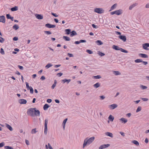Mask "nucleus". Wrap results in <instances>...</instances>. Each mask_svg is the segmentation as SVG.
Here are the masks:
<instances>
[{
  "mask_svg": "<svg viewBox=\"0 0 149 149\" xmlns=\"http://www.w3.org/2000/svg\"><path fill=\"white\" fill-rule=\"evenodd\" d=\"M93 78L95 79H99L101 78V77L100 75H97V76H93Z\"/></svg>",
  "mask_w": 149,
  "mask_h": 149,
  "instance_id": "obj_36",
  "label": "nucleus"
},
{
  "mask_svg": "<svg viewBox=\"0 0 149 149\" xmlns=\"http://www.w3.org/2000/svg\"><path fill=\"white\" fill-rule=\"evenodd\" d=\"M45 148L46 149H48V148H49V149H53V148L49 143H48V145H45Z\"/></svg>",
  "mask_w": 149,
  "mask_h": 149,
  "instance_id": "obj_23",
  "label": "nucleus"
},
{
  "mask_svg": "<svg viewBox=\"0 0 149 149\" xmlns=\"http://www.w3.org/2000/svg\"><path fill=\"white\" fill-rule=\"evenodd\" d=\"M137 5V3H135L132 5H130V6L129 7V9L130 10H132L133 8L135 7Z\"/></svg>",
  "mask_w": 149,
  "mask_h": 149,
  "instance_id": "obj_21",
  "label": "nucleus"
},
{
  "mask_svg": "<svg viewBox=\"0 0 149 149\" xmlns=\"http://www.w3.org/2000/svg\"><path fill=\"white\" fill-rule=\"evenodd\" d=\"M4 142H2L0 143V148L3 147L4 145Z\"/></svg>",
  "mask_w": 149,
  "mask_h": 149,
  "instance_id": "obj_55",
  "label": "nucleus"
},
{
  "mask_svg": "<svg viewBox=\"0 0 149 149\" xmlns=\"http://www.w3.org/2000/svg\"><path fill=\"white\" fill-rule=\"evenodd\" d=\"M118 105L116 104H113L111 105H109V108L111 109H113L117 108Z\"/></svg>",
  "mask_w": 149,
  "mask_h": 149,
  "instance_id": "obj_7",
  "label": "nucleus"
},
{
  "mask_svg": "<svg viewBox=\"0 0 149 149\" xmlns=\"http://www.w3.org/2000/svg\"><path fill=\"white\" fill-rule=\"evenodd\" d=\"M140 88L144 90L146 89L147 88V87L143 85H141Z\"/></svg>",
  "mask_w": 149,
  "mask_h": 149,
  "instance_id": "obj_39",
  "label": "nucleus"
},
{
  "mask_svg": "<svg viewBox=\"0 0 149 149\" xmlns=\"http://www.w3.org/2000/svg\"><path fill=\"white\" fill-rule=\"evenodd\" d=\"M95 137L92 136L89 139L86 138L85 139L83 146V148H84L87 145H89L92 143L95 139Z\"/></svg>",
  "mask_w": 149,
  "mask_h": 149,
  "instance_id": "obj_1",
  "label": "nucleus"
},
{
  "mask_svg": "<svg viewBox=\"0 0 149 149\" xmlns=\"http://www.w3.org/2000/svg\"><path fill=\"white\" fill-rule=\"evenodd\" d=\"M63 38L66 41H70V39L69 37L66 36H63Z\"/></svg>",
  "mask_w": 149,
  "mask_h": 149,
  "instance_id": "obj_35",
  "label": "nucleus"
},
{
  "mask_svg": "<svg viewBox=\"0 0 149 149\" xmlns=\"http://www.w3.org/2000/svg\"><path fill=\"white\" fill-rule=\"evenodd\" d=\"M68 55L69 57H72L73 56V54H72L70 53H68Z\"/></svg>",
  "mask_w": 149,
  "mask_h": 149,
  "instance_id": "obj_57",
  "label": "nucleus"
},
{
  "mask_svg": "<svg viewBox=\"0 0 149 149\" xmlns=\"http://www.w3.org/2000/svg\"><path fill=\"white\" fill-rule=\"evenodd\" d=\"M123 13V10L121 9L116 10L114 11H113L110 13V14L111 15L116 14L117 15H119Z\"/></svg>",
  "mask_w": 149,
  "mask_h": 149,
  "instance_id": "obj_4",
  "label": "nucleus"
},
{
  "mask_svg": "<svg viewBox=\"0 0 149 149\" xmlns=\"http://www.w3.org/2000/svg\"><path fill=\"white\" fill-rule=\"evenodd\" d=\"M36 17L38 19H42L43 18V17L41 15L36 14L35 15Z\"/></svg>",
  "mask_w": 149,
  "mask_h": 149,
  "instance_id": "obj_14",
  "label": "nucleus"
},
{
  "mask_svg": "<svg viewBox=\"0 0 149 149\" xmlns=\"http://www.w3.org/2000/svg\"><path fill=\"white\" fill-rule=\"evenodd\" d=\"M112 48L113 49H115V50H116L120 51V49L121 48L119 47L118 46L113 45L112 46Z\"/></svg>",
  "mask_w": 149,
  "mask_h": 149,
  "instance_id": "obj_15",
  "label": "nucleus"
},
{
  "mask_svg": "<svg viewBox=\"0 0 149 149\" xmlns=\"http://www.w3.org/2000/svg\"><path fill=\"white\" fill-rule=\"evenodd\" d=\"M100 97L101 100H103L105 98V97L104 95L100 96Z\"/></svg>",
  "mask_w": 149,
  "mask_h": 149,
  "instance_id": "obj_51",
  "label": "nucleus"
},
{
  "mask_svg": "<svg viewBox=\"0 0 149 149\" xmlns=\"http://www.w3.org/2000/svg\"><path fill=\"white\" fill-rule=\"evenodd\" d=\"M80 43L81 42H85L86 41L85 40H79Z\"/></svg>",
  "mask_w": 149,
  "mask_h": 149,
  "instance_id": "obj_62",
  "label": "nucleus"
},
{
  "mask_svg": "<svg viewBox=\"0 0 149 149\" xmlns=\"http://www.w3.org/2000/svg\"><path fill=\"white\" fill-rule=\"evenodd\" d=\"M92 26L93 28H95V29H97L98 28V27L97 26L93 24L92 25Z\"/></svg>",
  "mask_w": 149,
  "mask_h": 149,
  "instance_id": "obj_59",
  "label": "nucleus"
},
{
  "mask_svg": "<svg viewBox=\"0 0 149 149\" xmlns=\"http://www.w3.org/2000/svg\"><path fill=\"white\" fill-rule=\"evenodd\" d=\"M29 89L30 90V93L33 94V88L31 86H30V88H29Z\"/></svg>",
  "mask_w": 149,
  "mask_h": 149,
  "instance_id": "obj_42",
  "label": "nucleus"
},
{
  "mask_svg": "<svg viewBox=\"0 0 149 149\" xmlns=\"http://www.w3.org/2000/svg\"><path fill=\"white\" fill-rule=\"evenodd\" d=\"M132 142L137 146H139V143L136 140H133L132 141Z\"/></svg>",
  "mask_w": 149,
  "mask_h": 149,
  "instance_id": "obj_31",
  "label": "nucleus"
},
{
  "mask_svg": "<svg viewBox=\"0 0 149 149\" xmlns=\"http://www.w3.org/2000/svg\"><path fill=\"white\" fill-rule=\"evenodd\" d=\"M110 145L109 144H104L101 146L99 148V149H103L104 148H107Z\"/></svg>",
  "mask_w": 149,
  "mask_h": 149,
  "instance_id": "obj_13",
  "label": "nucleus"
},
{
  "mask_svg": "<svg viewBox=\"0 0 149 149\" xmlns=\"http://www.w3.org/2000/svg\"><path fill=\"white\" fill-rule=\"evenodd\" d=\"M0 52L2 55H3L5 54V52L4 51L3 49L2 48H1L0 49Z\"/></svg>",
  "mask_w": 149,
  "mask_h": 149,
  "instance_id": "obj_44",
  "label": "nucleus"
},
{
  "mask_svg": "<svg viewBox=\"0 0 149 149\" xmlns=\"http://www.w3.org/2000/svg\"><path fill=\"white\" fill-rule=\"evenodd\" d=\"M117 6V4L115 3L113 4L111 8L109 10V11H110L113 10H114L115 8L116 7V6Z\"/></svg>",
  "mask_w": 149,
  "mask_h": 149,
  "instance_id": "obj_26",
  "label": "nucleus"
},
{
  "mask_svg": "<svg viewBox=\"0 0 149 149\" xmlns=\"http://www.w3.org/2000/svg\"><path fill=\"white\" fill-rule=\"evenodd\" d=\"M142 100L144 101H147L148 100V99L147 98H142Z\"/></svg>",
  "mask_w": 149,
  "mask_h": 149,
  "instance_id": "obj_60",
  "label": "nucleus"
},
{
  "mask_svg": "<svg viewBox=\"0 0 149 149\" xmlns=\"http://www.w3.org/2000/svg\"><path fill=\"white\" fill-rule=\"evenodd\" d=\"M51 14L54 17H58V15H57L56 13H52Z\"/></svg>",
  "mask_w": 149,
  "mask_h": 149,
  "instance_id": "obj_53",
  "label": "nucleus"
},
{
  "mask_svg": "<svg viewBox=\"0 0 149 149\" xmlns=\"http://www.w3.org/2000/svg\"><path fill=\"white\" fill-rule=\"evenodd\" d=\"M119 121L122 123L125 124L127 122V120L124 118H122L119 119Z\"/></svg>",
  "mask_w": 149,
  "mask_h": 149,
  "instance_id": "obj_8",
  "label": "nucleus"
},
{
  "mask_svg": "<svg viewBox=\"0 0 149 149\" xmlns=\"http://www.w3.org/2000/svg\"><path fill=\"white\" fill-rule=\"evenodd\" d=\"M18 67L19 68V69H20L21 70H23V66H22L18 65Z\"/></svg>",
  "mask_w": 149,
  "mask_h": 149,
  "instance_id": "obj_56",
  "label": "nucleus"
},
{
  "mask_svg": "<svg viewBox=\"0 0 149 149\" xmlns=\"http://www.w3.org/2000/svg\"><path fill=\"white\" fill-rule=\"evenodd\" d=\"M38 132V131L36 130V129L35 128L31 130V133L32 134H35Z\"/></svg>",
  "mask_w": 149,
  "mask_h": 149,
  "instance_id": "obj_28",
  "label": "nucleus"
},
{
  "mask_svg": "<svg viewBox=\"0 0 149 149\" xmlns=\"http://www.w3.org/2000/svg\"><path fill=\"white\" fill-rule=\"evenodd\" d=\"M134 62L136 63H139L142 62V60L140 59H138L135 60Z\"/></svg>",
  "mask_w": 149,
  "mask_h": 149,
  "instance_id": "obj_37",
  "label": "nucleus"
},
{
  "mask_svg": "<svg viewBox=\"0 0 149 149\" xmlns=\"http://www.w3.org/2000/svg\"><path fill=\"white\" fill-rule=\"evenodd\" d=\"M120 51H121V52H124V53H128V52L127 51L125 50L122 49L121 48L120 49Z\"/></svg>",
  "mask_w": 149,
  "mask_h": 149,
  "instance_id": "obj_41",
  "label": "nucleus"
},
{
  "mask_svg": "<svg viewBox=\"0 0 149 149\" xmlns=\"http://www.w3.org/2000/svg\"><path fill=\"white\" fill-rule=\"evenodd\" d=\"M65 31L66 32V34L67 35H68L70 33L71 30L70 29H66L65 30Z\"/></svg>",
  "mask_w": 149,
  "mask_h": 149,
  "instance_id": "obj_34",
  "label": "nucleus"
},
{
  "mask_svg": "<svg viewBox=\"0 0 149 149\" xmlns=\"http://www.w3.org/2000/svg\"><path fill=\"white\" fill-rule=\"evenodd\" d=\"M0 22L3 23L5 22V18L4 16H0Z\"/></svg>",
  "mask_w": 149,
  "mask_h": 149,
  "instance_id": "obj_12",
  "label": "nucleus"
},
{
  "mask_svg": "<svg viewBox=\"0 0 149 149\" xmlns=\"http://www.w3.org/2000/svg\"><path fill=\"white\" fill-rule=\"evenodd\" d=\"M94 11L99 14H101L104 12V10L102 8H95L94 9Z\"/></svg>",
  "mask_w": 149,
  "mask_h": 149,
  "instance_id": "obj_5",
  "label": "nucleus"
},
{
  "mask_svg": "<svg viewBox=\"0 0 149 149\" xmlns=\"http://www.w3.org/2000/svg\"><path fill=\"white\" fill-rule=\"evenodd\" d=\"M45 26L48 28H54L56 27L55 25L51 24L49 23H48L45 24Z\"/></svg>",
  "mask_w": 149,
  "mask_h": 149,
  "instance_id": "obj_10",
  "label": "nucleus"
},
{
  "mask_svg": "<svg viewBox=\"0 0 149 149\" xmlns=\"http://www.w3.org/2000/svg\"><path fill=\"white\" fill-rule=\"evenodd\" d=\"M49 107V106L47 104H45L43 106V109L44 110H46Z\"/></svg>",
  "mask_w": 149,
  "mask_h": 149,
  "instance_id": "obj_27",
  "label": "nucleus"
},
{
  "mask_svg": "<svg viewBox=\"0 0 149 149\" xmlns=\"http://www.w3.org/2000/svg\"><path fill=\"white\" fill-rule=\"evenodd\" d=\"M35 116H39L40 115V112L38 110H36V109L35 108V111L34 112Z\"/></svg>",
  "mask_w": 149,
  "mask_h": 149,
  "instance_id": "obj_17",
  "label": "nucleus"
},
{
  "mask_svg": "<svg viewBox=\"0 0 149 149\" xmlns=\"http://www.w3.org/2000/svg\"><path fill=\"white\" fill-rule=\"evenodd\" d=\"M143 48L144 49L146 50H148L149 49L148 48L149 47V43H145L142 44Z\"/></svg>",
  "mask_w": 149,
  "mask_h": 149,
  "instance_id": "obj_6",
  "label": "nucleus"
},
{
  "mask_svg": "<svg viewBox=\"0 0 149 149\" xmlns=\"http://www.w3.org/2000/svg\"><path fill=\"white\" fill-rule=\"evenodd\" d=\"M13 28L15 30H16L19 28V26L17 24H15L13 26Z\"/></svg>",
  "mask_w": 149,
  "mask_h": 149,
  "instance_id": "obj_30",
  "label": "nucleus"
},
{
  "mask_svg": "<svg viewBox=\"0 0 149 149\" xmlns=\"http://www.w3.org/2000/svg\"><path fill=\"white\" fill-rule=\"evenodd\" d=\"M118 38L124 42L126 40V37L125 36L120 35L118 36Z\"/></svg>",
  "mask_w": 149,
  "mask_h": 149,
  "instance_id": "obj_11",
  "label": "nucleus"
},
{
  "mask_svg": "<svg viewBox=\"0 0 149 149\" xmlns=\"http://www.w3.org/2000/svg\"><path fill=\"white\" fill-rule=\"evenodd\" d=\"M114 117L111 115H110L108 117V119L110 121L112 122L114 120Z\"/></svg>",
  "mask_w": 149,
  "mask_h": 149,
  "instance_id": "obj_24",
  "label": "nucleus"
},
{
  "mask_svg": "<svg viewBox=\"0 0 149 149\" xmlns=\"http://www.w3.org/2000/svg\"><path fill=\"white\" fill-rule=\"evenodd\" d=\"M18 38L17 37H15L13 38V40L14 41H17L18 40Z\"/></svg>",
  "mask_w": 149,
  "mask_h": 149,
  "instance_id": "obj_58",
  "label": "nucleus"
},
{
  "mask_svg": "<svg viewBox=\"0 0 149 149\" xmlns=\"http://www.w3.org/2000/svg\"><path fill=\"white\" fill-rule=\"evenodd\" d=\"M63 74V73L61 72H60L57 73V75L59 77H60Z\"/></svg>",
  "mask_w": 149,
  "mask_h": 149,
  "instance_id": "obj_54",
  "label": "nucleus"
},
{
  "mask_svg": "<svg viewBox=\"0 0 149 149\" xmlns=\"http://www.w3.org/2000/svg\"><path fill=\"white\" fill-rule=\"evenodd\" d=\"M96 43H97L98 45H101L103 43L101 41L99 40H97L96 41Z\"/></svg>",
  "mask_w": 149,
  "mask_h": 149,
  "instance_id": "obj_38",
  "label": "nucleus"
},
{
  "mask_svg": "<svg viewBox=\"0 0 149 149\" xmlns=\"http://www.w3.org/2000/svg\"><path fill=\"white\" fill-rule=\"evenodd\" d=\"M105 134L106 135L109 136L111 138H113V134L110 132H106L105 133Z\"/></svg>",
  "mask_w": 149,
  "mask_h": 149,
  "instance_id": "obj_18",
  "label": "nucleus"
},
{
  "mask_svg": "<svg viewBox=\"0 0 149 149\" xmlns=\"http://www.w3.org/2000/svg\"><path fill=\"white\" fill-rule=\"evenodd\" d=\"M141 107H138L137 109L136 110V112H138L139 111H141Z\"/></svg>",
  "mask_w": 149,
  "mask_h": 149,
  "instance_id": "obj_43",
  "label": "nucleus"
},
{
  "mask_svg": "<svg viewBox=\"0 0 149 149\" xmlns=\"http://www.w3.org/2000/svg\"><path fill=\"white\" fill-rule=\"evenodd\" d=\"M70 81L71 79H65L62 80V81L63 83H65V82H67V84H68L69 82Z\"/></svg>",
  "mask_w": 149,
  "mask_h": 149,
  "instance_id": "obj_22",
  "label": "nucleus"
},
{
  "mask_svg": "<svg viewBox=\"0 0 149 149\" xmlns=\"http://www.w3.org/2000/svg\"><path fill=\"white\" fill-rule=\"evenodd\" d=\"M5 125L6 127L10 131H12L13 130L12 127L10 125L7 123H6Z\"/></svg>",
  "mask_w": 149,
  "mask_h": 149,
  "instance_id": "obj_19",
  "label": "nucleus"
},
{
  "mask_svg": "<svg viewBox=\"0 0 149 149\" xmlns=\"http://www.w3.org/2000/svg\"><path fill=\"white\" fill-rule=\"evenodd\" d=\"M52 66V65L50 63H48L47 65H46L45 66V68L47 69L50 67Z\"/></svg>",
  "mask_w": 149,
  "mask_h": 149,
  "instance_id": "obj_40",
  "label": "nucleus"
},
{
  "mask_svg": "<svg viewBox=\"0 0 149 149\" xmlns=\"http://www.w3.org/2000/svg\"><path fill=\"white\" fill-rule=\"evenodd\" d=\"M141 62H142L143 64L144 65H146L148 64V62L146 61H142Z\"/></svg>",
  "mask_w": 149,
  "mask_h": 149,
  "instance_id": "obj_63",
  "label": "nucleus"
},
{
  "mask_svg": "<svg viewBox=\"0 0 149 149\" xmlns=\"http://www.w3.org/2000/svg\"><path fill=\"white\" fill-rule=\"evenodd\" d=\"M25 143L27 145H28L29 144V141L27 140H25Z\"/></svg>",
  "mask_w": 149,
  "mask_h": 149,
  "instance_id": "obj_64",
  "label": "nucleus"
},
{
  "mask_svg": "<svg viewBox=\"0 0 149 149\" xmlns=\"http://www.w3.org/2000/svg\"><path fill=\"white\" fill-rule=\"evenodd\" d=\"M4 41V39L0 37V42L1 43H2Z\"/></svg>",
  "mask_w": 149,
  "mask_h": 149,
  "instance_id": "obj_50",
  "label": "nucleus"
},
{
  "mask_svg": "<svg viewBox=\"0 0 149 149\" xmlns=\"http://www.w3.org/2000/svg\"><path fill=\"white\" fill-rule=\"evenodd\" d=\"M68 119L67 118L65 119L63 121V123H62V125L63 126V129L64 130L65 129V125Z\"/></svg>",
  "mask_w": 149,
  "mask_h": 149,
  "instance_id": "obj_20",
  "label": "nucleus"
},
{
  "mask_svg": "<svg viewBox=\"0 0 149 149\" xmlns=\"http://www.w3.org/2000/svg\"><path fill=\"white\" fill-rule=\"evenodd\" d=\"M80 43L81 42H85L86 41L85 40H79Z\"/></svg>",
  "mask_w": 149,
  "mask_h": 149,
  "instance_id": "obj_61",
  "label": "nucleus"
},
{
  "mask_svg": "<svg viewBox=\"0 0 149 149\" xmlns=\"http://www.w3.org/2000/svg\"><path fill=\"white\" fill-rule=\"evenodd\" d=\"M35 111V108H30L28 109L27 111V113L28 115L31 116H35L34 112Z\"/></svg>",
  "mask_w": 149,
  "mask_h": 149,
  "instance_id": "obj_2",
  "label": "nucleus"
},
{
  "mask_svg": "<svg viewBox=\"0 0 149 149\" xmlns=\"http://www.w3.org/2000/svg\"><path fill=\"white\" fill-rule=\"evenodd\" d=\"M113 72L114 74L116 75H120L121 74L118 71H113Z\"/></svg>",
  "mask_w": 149,
  "mask_h": 149,
  "instance_id": "obj_29",
  "label": "nucleus"
},
{
  "mask_svg": "<svg viewBox=\"0 0 149 149\" xmlns=\"http://www.w3.org/2000/svg\"><path fill=\"white\" fill-rule=\"evenodd\" d=\"M6 17L8 19H10L11 17L9 14H7L6 15Z\"/></svg>",
  "mask_w": 149,
  "mask_h": 149,
  "instance_id": "obj_52",
  "label": "nucleus"
},
{
  "mask_svg": "<svg viewBox=\"0 0 149 149\" xmlns=\"http://www.w3.org/2000/svg\"><path fill=\"white\" fill-rule=\"evenodd\" d=\"M4 148L5 149H13V148L12 147L8 146H5Z\"/></svg>",
  "mask_w": 149,
  "mask_h": 149,
  "instance_id": "obj_45",
  "label": "nucleus"
},
{
  "mask_svg": "<svg viewBox=\"0 0 149 149\" xmlns=\"http://www.w3.org/2000/svg\"><path fill=\"white\" fill-rule=\"evenodd\" d=\"M139 56L143 58H147L148 57V56L147 54H139Z\"/></svg>",
  "mask_w": 149,
  "mask_h": 149,
  "instance_id": "obj_16",
  "label": "nucleus"
},
{
  "mask_svg": "<svg viewBox=\"0 0 149 149\" xmlns=\"http://www.w3.org/2000/svg\"><path fill=\"white\" fill-rule=\"evenodd\" d=\"M100 86V84L99 83H97L93 85L94 87L95 88H97Z\"/></svg>",
  "mask_w": 149,
  "mask_h": 149,
  "instance_id": "obj_33",
  "label": "nucleus"
},
{
  "mask_svg": "<svg viewBox=\"0 0 149 149\" xmlns=\"http://www.w3.org/2000/svg\"><path fill=\"white\" fill-rule=\"evenodd\" d=\"M18 10V7L15 6V7L12 8L11 9V10L12 11H15Z\"/></svg>",
  "mask_w": 149,
  "mask_h": 149,
  "instance_id": "obj_32",
  "label": "nucleus"
},
{
  "mask_svg": "<svg viewBox=\"0 0 149 149\" xmlns=\"http://www.w3.org/2000/svg\"><path fill=\"white\" fill-rule=\"evenodd\" d=\"M98 54L99 55L101 56H104L105 55V54L103 53L100 52H98Z\"/></svg>",
  "mask_w": 149,
  "mask_h": 149,
  "instance_id": "obj_46",
  "label": "nucleus"
},
{
  "mask_svg": "<svg viewBox=\"0 0 149 149\" xmlns=\"http://www.w3.org/2000/svg\"><path fill=\"white\" fill-rule=\"evenodd\" d=\"M18 102L21 104H26L27 101L26 100L21 99L19 100Z\"/></svg>",
  "mask_w": 149,
  "mask_h": 149,
  "instance_id": "obj_9",
  "label": "nucleus"
},
{
  "mask_svg": "<svg viewBox=\"0 0 149 149\" xmlns=\"http://www.w3.org/2000/svg\"><path fill=\"white\" fill-rule=\"evenodd\" d=\"M48 120L47 119H45V120L44 133L45 135H47V124L48 123Z\"/></svg>",
  "mask_w": 149,
  "mask_h": 149,
  "instance_id": "obj_3",
  "label": "nucleus"
},
{
  "mask_svg": "<svg viewBox=\"0 0 149 149\" xmlns=\"http://www.w3.org/2000/svg\"><path fill=\"white\" fill-rule=\"evenodd\" d=\"M86 52H87L90 54H92L93 53V52L92 51L89 49L86 50Z\"/></svg>",
  "mask_w": 149,
  "mask_h": 149,
  "instance_id": "obj_47",
  "label": "nucleus"
},
{
  "mask_svg": "<svg viewBox=\"0 0 149 149\" xmlns=\"http://www.w3.org/2000/svg\"><path fill=\"white\" fill-rule=\"evenodd\" d=\"M44 32L47 35H50L52 34L51 32L49 31H45Z\"/></svg>",
  "mask_w": 149,
  "mask_h": 149,
  "instance_id": "obj_49",
  "label": "nucleus"
},
{
  "mask_svg": "<svg viewBox=\"0 0 149 149\" xmlns=\"http://www.w3.org/2000/svg\"><path fill=\"white\" fill-rule=\"evenodd\" d=\"M77 33L76 32L74 31H73L71 32L70 36L71 37L73 36H74L76 35Z\"/></svg>",
  "mask_w": 149,
  "mask_h": 149,
  "instance_id": "obj_25",
  "label": "nucleus"
},
{
  "mask_svg": "<svg viewBox=\"0 0 149 149\" xmlns=\"http://www.w3.org/2000/svg\"><path fill=\"white\" fill-rule=\"evenodd\" d=\"M26 87L28 90L29 89V88H30V86H29V83L27 82H26Z\"/></svg>",
  "mask_w": 149,
  "mask_h": 149,
  "instance_id": "obj_48",
  "label": "nucleus"
}]
</instances>
